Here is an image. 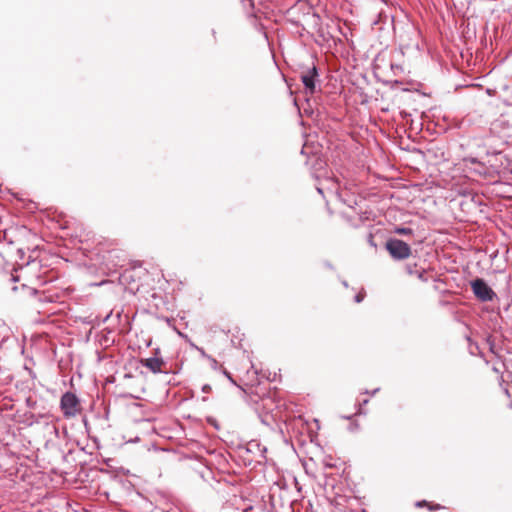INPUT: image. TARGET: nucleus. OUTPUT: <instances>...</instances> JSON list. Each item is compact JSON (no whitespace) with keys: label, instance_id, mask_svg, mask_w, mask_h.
Instances as JSON below:
<instances>
[{"label":"nucleus","instance_id":"nucleus-1","mask_svg":"<svg viewBox=\"0 0 512 512\" xmlns=\"http://www.w3.org/2000/svg\"><path fill=\"white\" fill-rule=\"evenodd\" d=\"M300 79L304 85L306 95H313L320 90L319 71L315 65L301 71Z\"/></svg>","mask_w":512,"mask_h":512},{"label":"nucleus","instance_id":"nucleus-2","mask_svg":"<svg viewBox=\"0 0 512 512\" xmlns=\"http://www.w3.org/2000/svg\"><path fill=\"white\" fill-rule=\"evenodd\" d=\"M385 248L394 260H405L411 255V247L398 238H389Z\"/></svg>","mask_w":512,"mask_h":512},{"label":"nucleus","instance_id":"nucleus-3","mask_svg":"<svg viewBox=\"0 0 512 512\" xmlns=\"http://www.w3.org/2000/svg\"><path fill=\"white\" fill-rule=\"evenodd\" d=\"M475 297L481 302H491L497 299V294L482 278H476L470 282Z\"/></svg>","mask_w":512,"mask_h":512},{"label":"nucleus","instance_id":"nucleus-4","mask_svg":"<svg viewBox=\"0 0 512 512\" xmlns=\"http://www.w3.org/2000/svg\"><path fill=\"white\" fill-rule=\"evenodd\" d=\"M60 408L65 418L75 417L80 412L79 398L72 392H65L60 399Z\"/></svg>","mask_w":512,"mask_h":512},{"label":"nucleus","instance_id":"nucleus-5","mask_svg":"<svg viewBox=\"0 0 512 512\" xmlns=\"http://www.w3.org/2000/svg\"><path fill=\"white\" fill-rule=\"evenodd\" d=\"M245 450L248 454L253 455L258 463L266 459L267 448L258 440L253 439L249 441L245 446Z\"/></svg>","mask_w":512,"mask_h":512},{"label":"nucleus","instance_id":"nucleus-6","mask_svg":"<svg viewBox=\"0 0 512 512\" xmlns=\"http://www.w3.org/2000/svg\"><path fill=\"white\" fill-rule=\"evenodd\" d=\"M141 364L148 368L152 373H167V371H164L162 369V366L165 365V362L162 358L159 357H150L146 359H141Z\"/></svg>","mask_w":512,"mask_h":512},{"label":"nucleus","instance_id":"nucleus-7","mask_svg":"<svg viewBox=\"0 0 512 512\" xmlns=\"http://www.w3.org/2000/svg\"><path fill=\"white\" fill-rule=\"evenodd\" d=\"M4 333H0V349H2L5 344L9 342H14V337H11L8 333V330L6 328H3Z\"/></svg>","mask_w":512,"mask_h":512},{"label":"nucleus","instance_id":"nucleus-8","mask_svg":"<svg viewBox=\"0 0 512 512\" xmlns=\"http://www.w3.org/2000/svg\"><path fill=\"white\" fill-rule=\"evenodd\" d=\"M416 506L417 507L427 506L429 508V510H431V511L439 510V509L442 508L441 505H439V504H436V505L432 506L426 500H422V501L416 502Z\"/></svg>","mask_w":512,"mask_h":512},{"label":"nucleus","instance_id":"nucleus-9","mask_svg":"<svg viewBox=\"0 0 512 512\" xmlns=\"http://www.w3.org/2000/svg\"><path fill=\"white\" fill-rule=\"evenodd\" d=\"M395 233L399 235H413V230L409 227H396Z\"/></svg>","mask_w":512,"mask_h":512},{"label":"nucleus","instance_id":"nucleus-10","mask_svg":"<svg viewBox=\"0 0 512 512\" xmlns=\"http://www.w3.org/2000/svg\"><path fill=\"white\" fill-rule=\"evenodd\" d=\"M323 465L326 467V468H333L335 467V464L333 463V459L331 456H325L323 458Z\"/></svg>","mask_w":512,"mask_h":512},{"label":"nucleus","instance_id":"nucleus-11","mask_svg":"<svg viewBox=\"0 0 512 512\" xmlns=\"http://www.w3.org/2000/svg\"><path fill=\"white\" fill-rule=\"evenodd\" d=\"M315 166H317V169H324L326 166L325 161H323L320 157H315Z\"/></svg>","mask_w":512,"mask_h":512},{"label":"nucleus","instance_id":"nucleus-12","mask_svg":"<svg viewBox=\"0 0 512 512\" xmlns=\"http://www.w3.org/2000/svg\"><path fill=\"white\" fill-rule=\"evenodd\" d=\"M365 292L362 290L355 295L354 300L356 303H361L364 300Z\"/></svg>","mask_w":512,"mask_h":512},{"label":"nucleus","instance_id":"nucleus-13","mask_svg":"<svg viewBox=\"0 0 512 512\" xmlns=\"http://www.w3.org/2000/svg\"><path fill=\"white\" fill-rule=\"evenodd\" d=\"M16 253H17V257H18V259H20V260H24V257H25V254H26V253H25V251H24L23 249L18 248V249H17V251H16Z\"/></svg>","mask_w":512,"mask_h":512},{"label":"nucleus","instance_id":"nucleus-14","mask_svg":"<svg viewBox=\"0 0 512 512\" xmlns=\"http://www.w3.org/2000/svg\"><path fill=\"white\" fill-rule=\"evenodd\" d=\"M195 350H197L200 353V355L204 358L208 359V357H210L208 354H206L205 350L201 347L195 346Z\"/></svg>","mask_w":512,"mask_h":512},{"label":"nucleus","instance_id":"nucleus-15","mask_svg":"<svg viewBox=\"0 0 512 512\" xmlns=\"http://www.w3.org/2000/svg\"><path fill=\"white\" fill-rule=\"evenodd\" d=\"M208 360L211 362V367L216 370L218 369V362L215 358L213 357H208Z\"/></svg>","mask_w":512,"mask_h":512},{"label":"nucleus","instance_id":"nucleus-16","mask_svg":"<svg viewBox=\"0 0 512 512\" xmlns=\"http://www.w3.org/2000/svg\"><path fill=\"white\" fill-rule=\"evenodd\" d=\"M26 404H27V406H28V407H30V408H34V407H35V405H36V401H35V400H33L31 397H28V398L26 399Z\"/></svg>","mask_w":512,"mask_h":512},{"label":"nucleus","instance_id":"nucleus-17","mask_svg":"<svg viewBox=\"0 0 512 512\" xmlns=\"http://www.w3.org/2000/svg\"><path fill=\"white\" fill-rule=\"evenodd\" d=\"M178 334H179L182 338L186 339V340L189 342L190 346H191L192 348H194V349H195V346H196V345H195L193 342H191L190 340H188V336H187V335H185V334H183V333H181V332H178Z\"/></svg>","mask_w":512,"mask_h":512},{"label":"nucleus","instance_id":"nucleus-18","mask_svg":"<svg viewBox=\"0 0 512 512\" xmlns=\"http://www.w3.org/2000/svg\"><path fill=\"white\" fill-rule=\"evenodd\" d=\"M201 390L203 393H209L211 391V386L209 384H204Z\"/></svg>","mask_w":512,"mask_h":512},{"label":"nucleus","instance_id":"nucleus-19","mask_svg":"<svg viewBox=\"0 0 512 512\" xmlns=\"http://www.w3.org/2000/svg\"><path fill=\"white\" fill-rule=\"evenodd\" d=\"M424 275H425V270L418 272V278L422 281H427V278H425Z\"/></svg>","mask_w":512,"mask_h":512},{"label":"nucleus","instance_id":"nucleus-20","mask_svg":"<svg viewBox=\"0 0 512 512\" xmlns=\"http://www.w3.org/2000/svg\"><path fill=\"white\" fill-rule=\"evenodd\" d=\"M223 373H224V375H225V376H226V377H227V378H228V379H229L233 384H236V383H235V381L233 380V378H232L231 374H230L228 371H226V370L224 369V370H223Z\"/></svg>","mask_w":512,"mask_h":512},{"label":"nucleus","instance_id":"nucleus-21","mask_svg":"<svg viewBox=\"0 0 512 512\" xmlns=\"http://www.w3.org/2000/svg\"><path fill=\"white\" fill-rule=\"evenodd\" d=\"M378 391H379V388H376V389H374L373 391H370V392L368 390H365L364 393L365 394L375 395Z\"/></svg>","mask_w":512,"mask_h":512},{"label":"nucleus","instance_id":"nucleus-22","mask_svg":"<svg viewBox=\"0 0 512 512\" xmlns=\"http://www.w3.org/2000/svg\"><path fill=\"white\" fill-rule=\"evenodd\" d=\"M247 2H248L249 7H250L251 9H253V8H254V3H253V1H252V0H247ZM243 3L245 4V3H246V0H243Z\"/></svg>","mask_w":512,"mask_h":512},{"label":"nucleus","instance_id":"nucleus-23","mask_svg":"<svg viewBox=\"0 0 512 512\" xmlns=\"http://www.w3.org/2000/svg\"><path fill=\"white\" fill-rule=\"evenodd\" d=\"M369 244H370L371 246L376 247V244L373 242V236H372V234H369Z\"/></svg>","mask_w":512,"mask_h":512},{"label":"nucleus","instance_id":"nucleus-24","mask_svg":"<svg viewBox=\"0 0 512 512\" xmlns=\"http://www.w3.org/2000/svg\"><path fill=\"white\" fill-rule=\"evenodd\" d=\"M324 265H325V267H327L328 269H333V268H334V267H333V265H332L330 262H328V261H326V262L324 263Z\"/></svg>","mask_w":512,"mask_h":512},{"label":"nucleus","instance_id":"nucleus-25","mask_svg":"<svg viewBox=\"0 0 512 512\" xmlns=\"http://www.w3.org/2000/svg\"><path fill=\"white\" fill-rule=\"evenodd\" d=\"M111 315H112V312H110V313H109V314H108V315H107V316L102 320V322H106V321L110 318V316H111Z\"/></svg>","mask_w":512,"mask_h":512},{"label":"nucleus","instance_id":"nucleus-26","mask_svg":"<svg viewBox=\"0 0 512 512\" xmlns=\"http://www.w3.org/2000/svg\"><path fill=\"white\" fill-rule=\"evenodd\" d=\"M356 414H365V412H364V411L362 410V408L360 407V408L358 409V411H357V413H356Z\"/></svg>","mask_w":512,"mask_h":512},{"label":"nucleus","instance_id":"nucleus-27","mask_svg":"<svg viewBox=\"0 0 512 512\" xmlns=\"http://www.w3.org/2000/svg\"><path fill=\"white\" fill-rule=\"evenodd\" d=\"M342 284H343V286H344V287H346V288L348 287V283H347V281H345V280H344V281H342Z\"/></svg>","mask_w":512,"mask_h":512},{"label":"nucleus","instance_id":"nucleus-28","mask_svg":"<svg viewBox=\"0 0 512 512\" xmlns=\"http://www.w3.org/2000/svg\"><path fill=\"white\" fill-rule=\"evenodd\" d=\"M121 315H122L121 312H118L116 316H117L118 319H120Z\"/></svg>","mask_w":512,"mask_h":512},{"label":"nucleus","instance_id":"nucleus-29","mask_svg":"<svg viewBox=\"0 0 512 512\" xmlns=\"http://www.w3.org/2000/svg\"><path fill=\"white\" fill-rule=\"evenodd\" d=\"M317 191H318L320 194H322V193H323L322 189H321V188H319V187L317 188Z\"/></svg>","mask_w":512,"mask_h":512},{"label":"nucleus","instance_id":"nucleus-30","mask_svg":"<svg viewBox=\"0 0 512 512\" xmlns=\"http://www.w3.org/2000/svg\"><path fill=\"white\" fill-rule=\"evenodd\" d=\"M367 403H368V400H367V399H365V400L363 401V403H362V404H363V405H366Z\"/></svg>","mask_w":512,"mask_h":512},{"label":"nucleus","instance_id":"nucleus-31","mask_svg":"<svg viewBox=\"0 0 512 512\" xmlns=\"http://www.w3.org/2000/svg\"><path fill=\"white\" fill-rule=\"evenodd\" d=\"M166 512H169V511H166Z\"/></svg>","mask_w":512,"mask_h":512}]
</instances>
